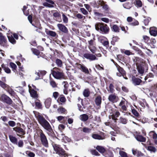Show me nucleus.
I'll return each mask as SVG.
<instances>
[{"label": "nucleus", "instance_id": "nucleus-1", "mask_svg": "<svg viewBox=\"0 0 157 157\" xmlns=\"http://www.w3.org/2000/svg\"><path fill=\"white\" fill-rule=\"evenodd\" d=\"M35 116L39 123L44 129H47L48 130L50 129V124L41 114L37 113L35 114Z\"/></svg>", "mask_w": 157, "mask_h": 157}, {"label": "nucleus", "instance_id": "nucleus-2", "mask_svg": "<svg viewBox=\"0 0 157 157\" xmlns=\"http://www.w3.org/2000/svg\"><path fill=\"white\" fill-rule=\"evenodd\" d=\"M95 29L98 31L99 29L101 31L105 33H106L109 31V29L106 24L100 23H96L95 25Z\"/></svg>", "mask_w": 157, "mask_h": 157}, {"label": "nucleus", "instance_id": "nucleus-3", "mask_svg": "<svg viewBox=\"0 0 157 157\" xmlns=\"http://www.w3.org/2000/svg\"><path fill=\"white\" fill-rule=\"evenodd\" d=\"M39 136L42 144L45 147H48V144L46 136L42 130H39Z\"/></svg>", "mask_w": 157, "mask_h": 157}, {"label": "nucleus", "instance_id": "nucleus-4", "mask_svg": "<svg viewBox=\"0 0 157 157\" xmlns=\"http://www.w3.org/2000/svg\"><path fill=\"white\" fill-rule=\"evenodd\" d=\"M52 74L53 76L57 79L63 78V74L61 70L57 68H54L52 71Z\"/></svg>", "mask_w": 157, "mask_h": 157}, {"label": "nucleus", "instance_id": "nucleus-5", "mask_svg": "<svg viewBox=\"0 0 157 157\" xmlns=\"http://www.w3.org/2000/svg\"><path fill=\"white\" fill-rule=\"evenodd\" d=\"M53 148L57 154L59 155H64L66 154L65 151L60 147L59 145L56 144H54L53 145Z\"/></svg>", "mask_w": 157, "mask_h": 157}, {"label": "nucleus", "instance_id": "nucleus-6", "mask_svg": "<svg viewBox=\"0 0 157 157\" xmlns=\"http://www.w3.org/2000/svg\"><path fill=\"white\" fill-rule=\"evenodd\" d=\"M83 56L86 59H89L90 60L92 61L97 59L96 58V57L95 55L91 54H84L83 55Z\"/></svg>", "mask_w": 157, "mask_h": 157}, {"label": "nucleus", "instance_id": "nucleus-7", "mask_svg": "<svg viewBox=\"0 0 157 157\" xmlns=\"http://www.w3.org/2000/svg\"><path fill=\"white\" fill-rule=\"evenodd\" d=\"M133 61L136 67L143 65L142 59L138 57H135L133 59Z\"/></svg>", "mask_w": 157, "mask_h": 157}, {"label": "nucleus", "instance_id": "nucleus-8", "mask_svg": "<svg viewBox=\"0 0 157 157\" xmlns=\"http://www.w3.org/2000/svg\"><path fill=\"white\" fill-rule=\"evenodd\" d=\"M57 27L59 30L64 33H67L68 30L67 28L63 25L59 24L57 25Z\"/></svg>", "mask_w": 157, "mask_h": 157}, {"label": "nucleus", "instance_id": "nucleus-9", "mask_svg": "<svg viewBox=\"0 0 157 157\" xmlns=\"http://www.w3.org/2000/svg\"><path fill=\"white\" fill-rule=\"evenodd\" d=\"M13 129L18 133L23 135H24L25 132L24 130L21 128L19 127H15L13 128Z\"/></svg>", "mask_w": 157, "mask_h": 157}, {"label": "nucleus", "instance_id": "nucleus-10", "mask_svg": "<svg viewBox=\"0 0 157 157\" xmlns=\"http://www.w3.org/2000/svg\"><path fill=\"white\" fill-rule=\"evenodd\" d=\"M78 66V67L80 68L82 71L85 73L87 74H89V71L88 70L86 67L81 64H79Z\"/></svg>", "mask_w": 157, "mask_h": 157}, {"label": "nucleus", "instance_id": "nucleus-11", "mask_svg": "<svg viewBox=\"0 0 157 157\" xmlns=\"http://www.w3.org/2000/svg\"><path fill=\"white\" fill-rule=\"evenodd\" d=\"M7 36L8 38L9 41L13 44H15L16 43V41L14 39L12 36V34L10 33L7 34Z\"/></svg>", "mask_w": 157, "mask_h": 157}, {"label": "nucleus", "instance_id": "nucleus-12", "mask_svg": "<svg viewBox=\"0 0 157 157\" xmlns=\"http://www.w3.org/2000/svg\"><path fill=\"white\" fill-rule=\"evenodd\" d=\"M45 32L47 35L52 37H55L56 35V34L55 32L49 30L48 29H45Z\"/></svg>", "mask_w": 157, "mask_h": 157}, {"label": "nucleus", "instance_id": "nucleus-13", "mask_svg": "<svg viewBox=\"0 0 157 157\" xmlns=\"http://www.w3.org/2000/svg\"><path fill=\"white\" fill-rule=\"evenodd\" d=\"M133 83L135 85H139L141 82V80L139 78H136L134 77H133L132 79Z\"/></svg>", "mask_w": 157, "mask_h": 157}, {"label": "nucleus", "instance_id": "nucleus-14", "mask_svg": "<svg viewBox=\"0 0 157 157\" xmlns=\"http://www.w3.org/2000/svg\"><path fill=\"white\" fill-rule=\"evenodd\" d=\"M135 137L137 141L141 142H145L146 140L145 137L141 135H136Z\"/></svg>", "mask_w": 157, "mask_h": 157}, {"label": "nucleus", "instance_id": "nucleus-15", "mask_svg": "<svg viewBox=\"0 0 157 157\" xmlns=\"http://www.w3.org/2000/svg\"><path fill=\"white\" fill-rule=\"evenodd\" d=\"M149 33L151 35L156 36L157 35V29L155 28H150Z\"/></svg>", "mask_w": 157, "mask_h": 157}, {"label": "nucleus", "instance_id": "nucleus-16", "mask_svg": "<svg viewBox=\"0 0 157 157\" xmlns=\"http://www.w3.org/2000/svg\"><path fill=\"white\" fill-rule=\"evenodd\" d=\"M48 2L49 3H44V5L45 6H47L49 7H53V4H54V2L52 1L51 0H45Z\"/></svg>", "mask_w": 157, "mask_h": 157}, {"label": "nucleus", "instance_id": "nucleus-17", "mask_svg": "<svg viewBox=\"0 0 157 157\" xmlns=\"http://www.w3.org/2000/svg\"><path fill=\"white\" fill-rule=\"evenodd\" d=\"M143 65L139 66L137 67V69L138 72L141 75H142L144 72V70L143 67Z\"/></svg>", "mask_w": 157, "mask_h": 157}, {"label": "nucleus", "instance_id": "nucleus-18", "mask_svg": "<svg viewBox=\"0 0 157 157\" xmlns=\"http://www.w3.org/2000/svg\"><path fill=\"white\" fill-rule=\"evenodd\" d=\"M127 102V101H125V99H124V100L121 101L119 104V105L121 106L122 109L124 110H125L126 109L125 104Z\"/></svg>", "mask_w": 157, "mask_h": 157}, {"label": "nucleus", "instance_id": "nucleus-19", "mask_svg": "<svg viewBox=\"0 0 157 157\" xmlns=\"http://www.w3.org/2000/svg\"><path fill=\"white\" fill-rule=\"evenodd\" d=\"M147 149L151 153H155L156 151V149L155 147L151 146H148Z\"/></svg>", "mask_w": 157, "mask_h": 157}, {"label": "nucleus", "instance_id": "nucleus-20", "mask_svg": "<svg viewBox=\"0 0 157 157\" xmlns=\"http://www.w3.org/2000/svg\"><path fill=\"white\" fill-rule=\"evenodd\" d=\"M79 117L80 119L83 121H86L89 118L88 116L86 114H83L81 115Z\"/></svg>", "mask_w": 157, "mask_h": 157}, {"label": "nucleus", "instance_id": "nucleus-21", "mask_svg": "<svg viewBox=\"0 0 157 157\" xmlns=\"http://www.w3.org/2000/svg\"><path fill=\"white\" fill-rule=\"evenodd\" d=\"M120 115V113L118 111H116L115 113H113L112 115V118L113 120L116 121L117 120V117H118Z\"/></svg>", "mask_w": 157, "mask_h": 157}, {"label": "nucleus", "instance_id": "nucleus-22", "mask_svg": "<svg viewBox=\"0 0 157 157\" xmlns=\"http://www.w3.org/2000/svg\"><path fill=\"white\" fill-rule=\"evenodd\" d=\"M132 151L133 154L134 155L136 156L139 157L142 155V153L140 152L137 151L136 150L134 149H132Z\"/></svg>", "mask_w": 157, "mask_h": 157}, {"label": "nucleus", "instance_id": "nucleus-23", "mask_svg": "<svg viewBox=\"0 0 157 157\" xmlns=\"http://www.w3.org/2000/svg\"><path fill=\"white\" fill-rule=\"evenodd\" d=\"M92 136L93 138L95 139L100 140L104 139V138L102 137L101 136L96 134H93Z\"/></svg>", "mask_w": 157, "mask_h": 157}, {"label": "nucleus", "instance_id": "nucleus-24", "mask_svg": "<svg viewBox=\"0 0 157 157\" xmlns=\"http://www.w3.org/2000/svg\"><path fill=\"white\" fill-rule=\"evenodd\" d=\"M9 138L10 141L12 143L15 144H17V140L15 137L12 136L10 135L9 136Z\"/></svg>", "mask_w": 157, "mask_h": 157}, {"label": "nucleus", "instance_id": "nucleus-25", "mask_svg": "<svg viewBox=\"0 0 157 157\" xmlns=\"http://www.w3.org/2000/svg\"><path fill=\"white\" fill-rule=\"evenodd\" d=\"M96 149L98 150L100 152L103 153L105 152V150L103 147L98 146L96 147Z\"/></svg>", "mask_w": 157, "mask_h": 157}, {"label": "nucleus", "instance_id": "nucleus-26", "mask_svg": "<svg viewBox=\"0 0 157 157\" xmlns=\"http://www.w3.org/2000/svg\"><path fill=\"white\" fill-rule=\"evenodd\" d=\"M0 86L6 90H9V87L6 83L0 81Z\"/></svg>", "mask_w": 157, "mask_h": 157}, {"label": "nucleus", "instance_id": "nucleus-27", "mask_svg": "<svg viewBox=\"0 0 157 157\" xmlns=\"http://www.w3.org/2000/svg\"><path fill=\"white\" fill-rule=\"evenodd\" d=\"M29 91L32 97L34 98L38 97L36 92L35 90H29Z\"/></svg>", "mask_w": 157, "mask_h": 157}, {"label": "nucleus", "instance_id": "nucleus-28", "mask_svg": "<svg viewBox=\"0 0 157 157\" xmlns=\"http://www.w3.org/2000/svg\"><path fill=\"white\" fill-rule=\"evenodd\" d=\"M140 46V47L144 49H146V50L145 51V52L148 55H150L151 54H152V52L149 49H147L146 47H144L143 45L141 44Z\"/></svg>", "mask_w": 157, "mask_h": 157}, {"label": "nucleus", "instance_id": "nucleus-29", "mask_svg": "<svg viewBox=\"0 0 157 157\" xmlns=\"http://www.w3.org/2000/svg\"><path fill=\"white\" fill-rule=\"evenodd\" d=\"M1 67L7 73H10L11 72L10 70L7 67H6L4 64H2Z\"/></svg>", "mask_w": 157, "mask_h": 157}, {"label": "nucleus", "instance_id": "nucleus-30", "mask_svg": "<svg viewBox=\"0 0 157 157\" xmlns=\"http://www.w3.org/2000/svg\"><path fill=\"white\" fill-rule=\"evenodd\" d=\"M98 3L100 4L102 6L103 8L105 10H106L108 9V6L107 5L105 4L104 2L103 1H99Z\"/></svg>", "mask_w": 157, "mask_h": 157}, {"label": "nucleus", "instance_id": "nucleus-31", "mask_svg": "<svg viewBox=\"0 0 157 157\" xmlns=\"http://www.w3.org/2000/svg\"><path fill=\"white\" fill-rule=\"evenodd\" d=\"M90 91L88 89H86L84 90L83 92V94L85 97H88L90 94Z\"/></svg>", "mask_w": 157, "mask_h": 157}, {"label": "nucleus", "instance_id": "nucleus-32", "mask_svg": "<svg viewBox=\"0 0 157 157\" xmlns=\"http://www.w3.org/2000/svg\"><path fill=\"white\" fill-rule=\"evenodd\" d=\"M51 104V100L50 99H46L45 101V105L47 108H48Z\"/></svg>", "mask_w": 157, "mask_h": 157}, {"label": "nucleus", "instance_id": "nucleus-33", "mask_svg": "<svg viewBox=\"0 0 157 157\" xmlns=\"http://www.w3.org/2000/svg\"><path fill=\"white\" fill-rule=\"evenodd\" d=\"M6 38L2 33H0V44H2L3 42L6 43Z\"/></svg>", "mask_w": 157, "mask_h": 157}, {"label": "nucleus", "instance_id": "nucleus-34", "mask_svg": "<svg viewBox=\"0 0 157 157\" xmlns=\"http://www.w3.org/2000/svg\"><path fill=\"white\" fill-rule=\"evenodd\" d=\"M57 111L60 113H66L67 110L65 108L61 107L57 109Z\"/></svg>", "mask_w": 157, "mask_h": 157}, {"label": "nucleus", "instance_id": "nucleus-35", "mask_svg": "<svg viewBox=\"0 0 157 157\" xmlns=\"http://www.w3.org/2000/svg\"><path fill=\"white\" fill-rule=\"evenodd\" d=\"M134 3L137 7H140L142 6V2L140 0H135Z\"/></svg>", "mask_w": 157, "mask_h": 157}, {"label": "nucleus", "instance_id": "nucleus-36", "mask_svg": "<svg viewBox=\"0 0 157 157\" xmlns=\"http://www.w3.org/2000/svg\"><path fill=\"white\" fill-rule=\"evenodd\" d=\"M36 74L39 77H42L43 75H44L46 74V72L45 71H39L38 72H36Z\"/></svg>", "mask_w": 157, "mask_h": 157}, {"label": "nucleus", "instance_id": "nucleus-37", "mask_svg": "<svg viewBox=\"0 0 157 157\" xmlns=\"http://www.w3.org/2000/svg\"><path fill=\"white\" fill-rule=\"evenodd\" d=\"M90 51L93 53H94L96 51V48L95 47V46H94L92 47H89V48Z\"/></svg>", "mask_w": 157, "mask_h": 157}, {"label": "nucleus", "instance_id": "nucleus-38", "mask_svg": "<svg viewBox=\"0 0 157 157\" xmlns=\"http://www.w3.org/2000/svg\"><path fill=\"white\" fill-rule=\"evenodd\" d=\"M113 30L115 32H119V28L116 25H114L112 27Z\"/></svg>", "mask_w": 157, "mask_h": 157}, {"label": "nucleus", "instance_id": "nucleus-39", "mask_svg": "<svg viewBox=\"0 0 157 157\" xmlns=\"http://www.w3.org/2000/svg\"><path fill=\"white\" fill-rule=\"evenodd\" d=\"M32 50L34 54L36 56H39V55L40 52L38 50L36 49H32Z\"/></svg>", "mask_w": 157, "mask_h": 157}, {"label": "nucleus", "instance_id": "nucleus-40", "mask_svg": "<svg viewBox=\"0 0 157 157\" xmlns=\"http://www.w3.org/2000/svg\"><path fill=\"white\" fill-rule=\"evenodd\" d=\"M2 99L3 101L6 102L7 104H10L12 103V101L11 99Z\"/></svg>", "mask_w": 157, "mask_h": 157}, {"label": "nucleus", "instance_id": "nucleus-41", "mask_svg": "<svg viewBox=\"0 0 157 157\" xmlns=\"http://www.w3.org/2000/svg\"><path fill=\"white\" fill-rule=\"evenodd\" d=\"M109 91H110L111 93H113L114 91L113 89V86L112 84H110L109 86V88L108 89Z\"/></svg>", "mask_w": 157, "mask_h": 157}, {"label": "nucleus", "instance_id": "nucleus-42", "mask_svg": "<svg viewBox=\"0 0 157 157\" xmlns=\"http://www.w3.org/2000/svg\"><path fill=\"white\" fill-rule=\"evenodd\" d=\"M152 133H153L152 134L153 139L154 140L157 139V134L154 131H151L149 133V134H151Z\"/></svg>", "mask_w": 157, "mask_h": 157}, {"label": "nucleus", "instance_id": "nucleus-43", "mask_svg": "<svg viewBox=\"0 0 157 157\" xmlns=\"http://www.w3.org/2000/svg\"><path fill=\"white\" fill-rule=\"evenodd\" d=\"M62 19L63 21L65 23H67L68 21L67 17L64 14H62Z\"/></svg>", "mask_w": 157, "mask_h": 157}, {"label": "nucleus", "instance_id": "nucleus-44", "mask_svg": "<svg viewBox=\"0 0 157 157\" xmlns=\"http://www.w3.org/2000/svg\"><path fill=\"white\" fill-rule=\"evenodd\" d=\"M50 129L49 130H48L47 129H45L48 131V134L50 136H52L53 135V132L52 131V129L50 125Z\"/></svg>", "mask_w": 157, "mask_h": 157}, {"label": "nucleus", "instance_id": "nucleus-45", "mask_svg": "<svg viewBox=\"0 0 157 157\" xmlns=\"http://www.w3.org/2000/svg\"><path fill=\"white\" fill-rule=\"evenodd\" d=\"M88 44H89V45H88L89 48V47H91L95 45L94 42L93 40H91L90 41H88Z\"/></svg>", "mask_w": 157, "mask_h": 157}, {"label": "nucleus", "instance_id": "nucleus-46", "mask_svg": "<svg viewBox=\"0 0 157 157\" xmlns=\"http://www.w3.org/2000/svg\"><path fill=\"white\" fill-rule=\"evenodd\" d=\"M66 99H57V101L59 104L62 105V103H64L66 101Z\"/></svg>", "mask_w": 157, "mask_h": 157}, {"label": "nucleus", "instance_id": "nucleus-47", "mask_svg": "<svg viewBox=\"0 0 157 157\" xmlns=\"http://www.w3.org/2000/svg\"><path fill=\"white\" fill-rule=\"evenodd\" d=\"M10 65L11 67L13 69V70L14 72H15V69L17 68V66L16 65L13 63H10Z\"/></svg>", "mask_w": 157, "mask_h": 157}, {"label": "nucleus", "instance_id": "nucleus-48", "mask_svg": "<svg viewBox=\"0 0 157 157\" xmlns=\"http://www.w3.org/2000/svg\"><path fill=\"white\" fill-rule=\"evenodd\" d=\"M119 154L122 157H128L127 153L124 151H120Z\"/></svg>", "mask_w": 157, "mask_h": 157}, {"label": "nucleus", "instance_id": "nucleus-49", "mask_svg": "<svg viewBox=\"0 0 157 157\" xmlns=\"http://www.w3.org/2000/svg\"><path fill=\"white\" fill-rule=\"evenodd\" d=\"M56 63L59 67H61L62 65V61L59 59H57L56 60Z\"/></svg>", "mask_w": 157, "mask_h": 157}, {"label": "nucleus", "instance_id": "nucleus-50", "mask_svg": "<svg viewBox=\"0 0 157 157\" xmlns=\"http://www.w3.org/2000/svg\"><path fill=\"white\" fill-rule=\"evenodd\" d=\"M95 102L97 105H99L101 103V99H95Z\"/></svg>", "mask_w": 157, "mask_h": 157}, {"label": "nucleus", "instance_id": "nucleus-51", "mask_svg": "<svg viewBox=\"0 0 157 157\" xmlns=\"http://www.w3.org/2000/svg\"><path fill=\"white\" fill-rule=\"evenodd\" d=\"M150 20V18L149 17L146 18L144 20V23L145 25H148V23Z\"/></svg>", "mask_w": 157, "mask_h": 157}, {"label": "nucleus", "instance_id": "nucleus-52", "mask_svg": "<svg viewBox=\"0 0 157 157\" xmlns=\"http://www.w3.org/2000/svg\"><path fill=\"white\" fill-rule=\"evenodd\" d=\"M29 90H34L36 89V87L33 84H29L28 86Z\"/></svg>", "mask_w": 157, "mask_h": 157}, {"label": "nucleus", "instance_id": "nucleus-53", "mask_svg": "<svg viewBox=\"0 0 157 157\" xmlns=\"http://www.w3.org/2000/svg\"><path fill=\"white\" fill-rule=\"evenodd\" d=\"M91 131V129L87 128L84 127L83 128V131L85 133H89Z\"/></svg>", "mask_w": 157, "mask_h": 157}, {"label": "nucleus", "instance_id": "nucleus-54", "mask_svg": "<svg viewBox=\"0 0 157 157\" xmlns=\"http://www.w3.org/2000/svg\"><path fill=\"white\" fill-rule=\"evenodd\" d=\"M117 70L119 72L121 73L122 74H125V71L123 70V69L120 67H117Z\"/></svg>", "mask_w": 157, "mask_h": 157}, {"label": "nucleus", "instance_id": "nucleus-55", "mask_svg": "<svg viewBox=\"0 0 157 157\" xmlns=\"http://www.w3.org/2000/svg\"><path fill=\"white\" fill-rule=\"evenodd\" d=\"M8 123L10 126L12 127L16 125L15 122L12 121H9Z\"/></svg>", "mask_w": 157, "mask_h": 157}, {"label": "nucleus", "instance_id": "nucleus-56", "mask_svg": "<svg viewBox=\"0 0 157 157\" xmlns=\"http://www.w3.org/2000/svg\"><path fill=\"white\" fill-rule=\"evenodd\" d=\"M81 11L84 15H86L88 13L87 11L84 8L80 9Z\"/></svg>", "mask_w": 157, "mask_h": 157}, {"label": "nucleus", "instance_id": "nucleus-57", "mask_svg": "<svg viewBox=\"0 0 157 157\" xmlns=\"http://www.w3.org/2000/svg\"><path fill=\"white\" fill-rule=\"evenodd\" d=\"M120 119L121 122L122 124H125L127 123V120L125 118L120 117Z\"/></svg>", "mask_w": 157, "mask_h": 157}, {"label": "nucleus", "instance_id": "nucleus-58", "mask_svg": "<svg viewBox=\"0 0 157 157\" xmlns=\"http://www.w3.org/2000/svg\"><path fill=\"white\" fill-rule=\"evenodd\" d=\"M36 106L39 109H40L42 107V105L39 102H35Z\"/></svg>", "mask_w": 157, "mask_h": 157}, {"label": "nucleus", "instance_id": "nucleus-59", "mask_svg": "<svg viewBox=\"0 0 157 157\" xmlns=\"http://www.w3.org/2000/svg\"><path fill=\"white\" fill-rule=\"evenodd\" d=\"M130 25L132 26H136L139 25V22L136 20L132 22L130 24Z\"/></svg>", "mask_w": 157, "mask_h": 157}, {"label": "nucleus", "instance_id": "nucleus-60", "mask_svg": "<svg viewBox=\"0 0 157 157\" xmlns=\"http://www.w3.org/2000/svg\"><path fill=\"white\" fill-rule=\"evenodd\" d=\"M27 9V7L26 6H24L23 9V11L24 14L26 15H27L29 14L28 13H27L26 11Z\"/></svg>", "mask_w": 157, "mask_h": 157}, {"label": "nucleus", "instance_id": "nucleus-61", "mask_svg": "<svg viewBox=\"0 0 157 157\" xmlns=\"http://www.w3.org/2000/svg\"><path fill=\"white\" fill-rule=\"evenodd\" d=\"M50 83L53 87H55L56 86V82L53 81H51L50 82Z\"/></svg>", "mask_w": 157, "mask_h": 157}, {"label": "nucleus", "instance_id": "nucleus-62", "mask_svg": "<svg viewBox=\"0 0 157 157\" xmlns=\"http://www.w3.org/2000/svg\"><path fill=\"white\" fill-rule=\"evenodd\" d=\"M76 17L78 19H82L83 17V19H84L85 17H83V16L80 13H78L76 15Z\"/></svg>", "mask_w": 157, "mask_h": 157}, {"label": "nucleus", "instance_id": "nucleus-63", "mask_svg": "<svg viewBox=\"0 0 157 157\" xmlns=\"http://www.w3.org/2000/svg\"><path fill=\"white\" fill-rule=\"evenodd\" d=\"M84 6L89 12H90L91 11V8L88 5L84 4Z\"/></svg>", "mask_w": 157, "mask_h": 157}, {"label": "nucleus", "instance_id": "nucleus-64", "mask_svg": "<svg viewBox=\"0 0 157 157\" xmlns=\"http://www.w3.org/2000/svg\"><path fill=\"white\" fill-rule=\"evenodd\" d=\"M132 112L133 114L134 115L136 116H138L139 115L138 113L135 110V109H132Z\"/></svg>", "mask_w": 157, "mask_h": 157}]
</instances>
